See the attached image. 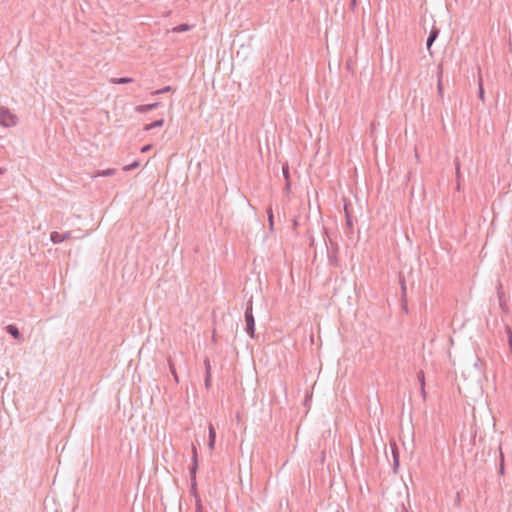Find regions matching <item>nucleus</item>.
<instances>
[{"instance_id": "obj_2", "label": "nucleus", "mask_w": 512, "mask_h": 512, "mask_svg": "<svg viewBox=\"0 0 512 512\" xmlns=\"http://www.w3.org/2000/svg\"><path fill=\"white\" fill-rule=\"evenodd\" d=\"M19 118L6 106H0V125L6 128L14 127L18 124Z\"/></svg>"}, {"instance_id": "obj_24", "label": "nucleus", "mask_w": 512, "mask_h": 512, "mask_svg": "<svg viewBox=\"0 0 512 512\" xmlns=\"http://www.w3.org/2000/svg\"><path fill=\"white\" fill-rule=\"evenodd\" d=\"M390 450L392 454V458L394 459L396 456H400L399 448L395 441L390 442Z\"/></svg>"}, {"instance_id": "obj_5", "label": "nucleus", "mask_w": 512, "mask_h": 512, "mask_svg": "<svg viewBox=\"0 0 512 512\" xmlns=\"http://www.w3.org/2000/svg\"><path fill=\"white\" fill-rule=\"evenodd\" d=\"M328 251V263L332 267H338L339 266V259H338V245L331 243V249Z\"/></svg>"}, {"instance_id": "obj_7", "label": "nucleus", "mask_w": 512, "mask_h": 512, "mask_svg": "<svg viewBox=\"0 0 512 512\" xmlns=\"http://www.w3.org/2000/svg\"><path fill=\"white\" fill-rule=\"evenodd\" d=\"M439 34H440V29L436 26H432V28L429 32V35L427 37V40H426V46H427V49L429 50L430 54H432L431 47H432L433 43L435 42V40L438 38Z\"/></svg>"}, {"instance_id": "obj_15", "label": "nucleus", "mask_w": 512, "mask_h": 512, "mask_svg": "<svg viewBox=\"0 0 512 512\" xmlns=\"http://www.w3.org/2000/svg\"><path fill=\"white\" fill-rule=\"evenodd\" d=\"M167 363H168V366H169L170 373L172 374L175 382L179 383V376L177 374L176 367H175V364H174L171 356H168Z\"/></svg>"}, {"instance_id": "obj_28", "label": "nucleus", "mask_w": 512, "mask_h": 512, "mask_svg": "<svg viewBox=\"0 0 512 512\" xmlns=\"http://www.w3.org/2000/svg\"><path fill=\"white\" fill-rule=\"evenodd\" d=\"M204 385L207 390L212 386V374H205Z\"/></svg>"}, {"instance_id": "obj_17", "label": "nucleus", "mask_w": 512, "mask_h": 512, "mask_svg": "<svg viewBox=\"0 0 512 512\" xmlns=\"http://www.w3.org/2000/svg\"><path fill=\"white\" fill-rule=\"evenodd\" d=\"M133 81H134V79L131 77L111 78L109 80V82L112 84H128V83H132Z\"/></svg>"}, {"instance_id": "obj_18", "label": "nucleus", "mask_w": 512, "mask_h": 512, "mask_svg": "<svg viewBox=\"0 0 512 512\" xmlns=\"http://www.w3.org/2000/svg\"><path fill=\"white\" fill-rule=\"evenodd\" d=\"M192 27H193L192 25H189L187 23H182V24H179L176 27H174L172 29V31L176 32V33H181V32H186V31L191 30Z\"/></svg>"}, {"instance_id": "obj_14", "label": "nucleus", "mask_w": 512, "mask_h": 512, "mask_svg": "<svg viewBox=\"0 0 512 512\" xmlns=\"http://www.w3.org/2000/svg\"><path fill=\"white\" fill-rule=\"evenodd\" d=\"M398 280L400 285L401 297H407V286L405 276L402 272L398 274Z\"/></svg>"}, {"instance_id": "obj_43", "label": "nucleus", "mask_w": 512, "mask_h": 512, "mask_svg": "<svg viewBox=\"0 0 512 512\" xmlns=\"http://www.w3.org/2000/svg\"><path fill=\"white\" fill-rule=\"evenodd\" d=\"M212 341H213V342H216V341H217V340H216V333H215V331L213 332V335H212Z\"/></svg>"}, {"instance_id": "obj_29", "label": "nucleus", "mask_w": 512, "mask_h": 512, "mask_svg": "<svg viewBox=\"0 0 512 512\" xmlns=\"http://www.w3.org/2000/svg\"><path fill=\"white\" fill-rule=\"evenodd\" d=\"M171 90H172L171 86H165V87H163L161 89L153 91L151 94L152 95H160V94H163V93H167V92H169Z\"/></svg>"}, {"instance_id": "obj_26", "label": "nucleus", "mask_w": 512, "mask_h": 512, "mask_svg": "<svg viewBox=\"0 0 512 512\" xmlns=\"http://www.w3.org/2000/svg\"><path fill=\"white\" fill-rule=\"evenodd\" d=\"M282 173L285 181L290 180V172H289V165L288 163L283 164L282 166Z\"/></svg>"}, {"instance_id": "obj_25", "label": "nucleus", "mask_w": 512, "mask_h": 512, "mask_svg": "<svg viewBox=\"0 0 512 512\" xmlns=\"http://www.w3.org/2000/svg\"><path fill=\"white\" fill-rule=\"evenodd\" d=\"M399 467H400V456H396L393 459V463H392V471L394 474L398 473Z\"/></svg>"}, {"instance_id": "obj_32", "label": "nucleus", "mask_w": 512, "mask_h": 512, "mask_svg": "<svg viewBox=\"0 0 512 512\" xmlns=\"http://www.w3.org/2000/svg\"><path fill=\"white\" fill-rule=\"evenodd\" d=\"M417 378H418V381L420 382L421 387L425 386V376H424V372L422 370H420L417 373Z\"/></svg>"}, {"instance_id": "obj_9", "label": "nucleus", "mask_w": 512, "mask_h": 512, "mask_svg": "<svg viewBox=\"0 0 512 512\" xmlns=\"http://www.w3.org/2000/svg\"><path fill=\"white\" fill-rule=\"evenodd\" d=\"M344 232L347 237L351 238L354 233V222H353V215L348 214L345 218V227Z\"/></svg>"}, {"instance_id": "obj_37", "label": "nucleus", "mask_w": 512, "mask_h": 512, "mask_svg": "<svg viewBox=\"0 0 512 512\" xmlns=\"http://www.w3.org/2000/svg\"><path fill=\"white\" fill-rule=\"evenodd\" d=\"M455 168H456V176L459 179V177H460V164H459L458 160L455 161Z\"/></svg>"}, {"instance_id": "obj_44", "label": "nucleus", "mask_w": 512, "mask_h": 512, "mask_svg": "<svg viewBox=\"0 0 512 512\" xmlns=\"http://www.w3.org/2000/svg\"><path fill=\"white\" fill-rule=\"evenodd\" d=\"M5 169L0 167V175L4 174Z\"/></svg>"}, {"instance_id": "obj_35", "label": "nucleus", "mask_w": 512, "mask_h": 512, "mask_svg": "<svg viewBox=\"0 0 512 512\" xmlns=\"http://www.w3.org/2000/svg\"><path fill=\"white\" fill-rule=\"evenodd\" d=\"M216 439L208 438V448L212 451L215 447Z\"/></svg>"}, {"instance_id": "obj_20", "label": "nucleus", "mask_w": 512, "mask_h": 512, "mask_svg": "<svg viewBox=\"0 0 512 512\" xmlns=\"http://www.w3.org/2000/svg\"><path fill=\"white\" fill-rule=\"evenodd\" d=\"M115 173H116V169L108 168V169H105V170H99L97 172L96 176L107 177V176H112Z\"/></svg>"}, {"instance_id": "obj_10", "label": "nucleus", "mask_w": 512, "mask_h": 512, "mask_svg": "<svg viewBox=\"0 0 512 512\" xmlns=\"http://www.w3.org/2000/svg\"><path fill=\"white\" fill-rule=\"evenodd\" d=\"M159 105H160V102H154V103L144 104V105H137L135 107V111L138 113H146L148 111L158 108Z\"/></svg>"}, {"instance_id": "obj_22", "label": "nucleus", "mask_w": 512, "mask_h": 512, "mask_svg": "<svg viewBox=\"0 0 512 512\" xmlns=\"http://www.w3.org/2000/svg\"><path fill=\"white\" fill-rule=\"evenodd\" d=\"M267 215H268L269 228H270V230H273V227H274V215H273V210H272L271 206H269L268 209H267Z\"/></svg>"}, {"instance_id": "obj_16", "label": "nucleus", "mask_w": 512, "mask_h": 512, "mask_svg": "<svg viewBox=\"0 0 512 512\" xmlns=\"http://www.w3.org/2000/svg\"><path fill=\"white\" fill-rule=\"evenodd\" d=\"M190 495L192 497H194L195 502L197 501V499H201L200 495L198 493V490H197V480L196 479L190 480Z\"/></svg>"}, {"instance_id": "obj_21", "label": "nucleus", "mask_w": 512, "mask_h": 512, "mask_svg": "<svg viewBox=\"0 0 512 512\" xmlns=\"http://www.w3.org/2000/svg\"><path fill=\"white\" fill-rule=\"evenodd\" d=\"M499 453H500L499 474L504 475V471H505L504 454L502 452L501 446H499Z\"/></svg>"}, {"instance_id": "obj_19", "label": "nucleus", "mask_w": 512, "mask_h": 512, "mask_svg": "<svg viewBox=\"0 0 512 512\" xmlns=\"http://www.w3.org/2000/svg\"><path fill=\"white\" fill-rule=\"evenodd\" d=\"M343 202H344L345 218L347 217L348 214L353 215V208H352V203L350 202V200H348L347 198H343Z\"/></svg>"}, {"instance_id": "obj_4", "label": "nucleus", "mask_w": 512, "mask_h": 512, "mask_svg": "<svg viewBox=\"0 0 512 512\" xmlns=\"http://www.w3.org/2000/svg\"><path fill=\"white\" fill-rule=\"evenodd\" d=\"M198 453L197 448L192 445V463L189 467L190 480L196 479V474L198 471Z\"/></svg>"}, {"instance_id": "obj_42", "label": "nucleus", "mask_w": 512, "mask_h": 512, "mask_svg": "<svg viewBox=\"0 0 512 512\" xmlns=\"http://www.w3.org/2000/svg\"><path fill=\"white\" fill-rule=\"evenodd\" d=\"M314 245V238L313 236L310 237V247H312Z\"/></svg>"}, {"instance_id": "obj_30", "label": "nucleus", "mask_w": 512, "mask_h": 512, "mask_svg": "<svg viewBox=\"0 0 512 512\" xmlns=\"http://www.w3.org/2000/svg\"><path fill=\"white\" fill-rule=\"evenodd\" d=\"M401 309L404 313H408L407 297H400Z\"/></svg>"}, {"instance_id": "obj_40", "label": "nucleus", "mask_w": 512, "mask_h": 512, "mask_svg": "<svg viewBox=\"0 0 512 512\" xmlns=\"http://www.w3.org/2000/svg\"><path fill=\"white\" fill-rule=\"evenodd\" d=\"M421 395H422L423 399H426L425 386H422V387H421Z\"/></svg>"}, {"instance_id": "obj_34", "label": "nucleus", "mask_w": 512, "mask_h": 512, "mask_svg": "<svg viewBox=\"0 0 512 512\" xmlns=\"http://www.w3.org/2000/svg\"><path fill=\"white\" fill-rule=\"evenodd\" d=\"M208 438L216 439V430L212 424L209 425V436Z\"/></svg>"}, {"instance_id": "obj_11", "label": "nucleus", "mask_w": 512, "mask_h": 512, "mask_svg": "<svg viewBox=\"0 0 512 512\" xmlns=\"http://www.w3.org/2000/svg\"><path fill=\"white\" fill-rule=\"evenodd\" d=\"M477 71H478V98L484 102L485 101V97H484V88H483V79H482V72H481V67L480 66H477Z\"/></svg>"}, {"instance_id": "obj_27", "label": "nucleus", "mask_w": 512, "mask_h": 512, "mask_svg": "<svg viewBox=\"0 0 512 512\" xmlns=\"http://www.w3.org/2000/svg\"><path fill=\"white\" fill-rule=\"evenodd\" d=\"M139 165H140V162L138 160H136V161L132 162L131 164L124 166L123 170L124 171H131V170H134V169L138 168Z\"/></svg>"}, {"instance_id": "obj_13", "label": "nucleus", "mask_w": 512, "mask_h": 512, "mask_svg": "<svg viewBox=\"0 0 512 512\" xmlns=\"http://www.w3.org/2000/svg\"><path fill=\"white\" fill-rule=\"evenodd\" d=\"M164 119L163 118H160V119H157L149 124H146L144 127H143V130L148 132V131H151L155 128H159V127H162L164 125Z\"/></svg>"}, {"instance_id": "obj_1", "label": "nucleus", "mask_w": 512, "mask_h": 512, "mask_svg": "<svg viewBox=\"0 0 512 512\" xmlns=\"http://www.w3.org/2000/svg\"><path fill=\"white\" fill-rule=\"evenodd\" d=\"M245 331L247 335L254 339L256 337L255 334V318L253 315V302L252 299H250L247 303L246 309H245Z\"/></svg>"}, {"instance_id": "obj_8", "label": "nucleus", "mask_w": 512, "mask_h": 512, "mask_svg": "<svg viewBox=\"0 0 512 512\" xmlns=\"http://www.w3.org/2000/svg\"><path fill=\"white\" fill-rule=\"evenodd\" d=\"M6 332L11 335L15 340L23 341V335L15 324H9L5 327Z\"/></svg>"}, {"instance_id": "obj_36", "label": "nucleus", "mask_w": 512, "mask_h": 512, "mask_svg": "<svg viewBox=\"0 0 512 512\" xmlns=\"http://www.w3.org/2000/svg\"><path fill=\"white\" fill-rule=\"evenodd\" d=\"M152 148V144H147V145H144L142 148H141V152L142 153H146L148 151H150Z\"/></svg>"}, {"instance_id": "obj_39", "label": "nucleus", "mask_w": 512, "mask_h": 512, "mask_svg": "<svg viewBox=\"0 0 512 512\" xmlns=\"http://www.w3.org/2000/svg\"><path fill=\"white\" fill-rule=\"evenodd\" d=\"M290 187H291V182L290 180L288 181H285V191L288 193L290 191Z\"/></svg>"}, {"instance_id": "obj_31", "label": "nucleus", "mask_w": 512, "mask_h": 512, "mask_svg": "<svg viewBox=\"0 0 512 512\" xmlns=\"http://www.w3.org/2000/svg\"><path fill=\"white\" fill-rule=\"evenodd\" d=\"M204 366H205V374H212L211 373V364H210V359L209 358H205L204 359Z\"/></svg>"}, {"instance_id": "obj_23", "label": "nucleus", "mask_w": 512, "mask_h": 512, "mask_svg": "<svg viewBox=\"0 0 512 512\" xmlns=\"http://www.w3.org/2000/svg\"><path fill=\"white\" fill-rule=\"evenodd\" d=\"M505 332L508 337V345H509L510 352L512 354V328L509 325H506Z\"/></svg>"}, {"instance_id": "obj_41", "label": "nucleus", "mask_w": 512, "mask_h": 512, "mask_svg": "<svg viewBox=\"0 0 512 512\" xmlns=\"http://www.w3.org/2000/svg\"><path fill=\"white\" fill-rule=\"evenodd\" d=\"M353 67H354V66L347 65V66H346V69H347L349 72L354 73Z\"/></svg>"}, {"instance_id": "obj_6", "label": "nucleus", "mask_w": 512, "mask_h": 512, "mask_svg": "<svg viewBox=\"0 0 512 512\" xmlns=\"http://www.w3.org/2000/svg\"><path fill=\"white\" fill-rule=\"evenodd\" d=\"M72 238V232L71 231H67V232H64V233H59L57 231H53L50 233V240L52 243L54 244H58V243H61L65 240H68Z\"/></svg>"}, {"instance_id": "obj_3", "label": "nucleus", "mask_w": 512, "mask_h": 512, "mask_svg": "<svg viewBox=\"0 0 512 512\" xmlns=\"http://www.w3.org/2000/svg\"><path fill=\"white\" fill-rule=\"evenodd\" d=\"M496 292H497L500 309L505 314L509 313V306L507 304L506 295H505L503 285L500 280H498V282H497Z\"/></svg>"}, {"instance_id": "obj_12", "label": "nucleus", "mask_w": 512, "mask_h": 512, "mask_svg": "<svg viewBox=\"0 0 512 512\" xmlns=\"http://www.w3.org/2000/svg\"><path fill=\"white\" fill-rule=\"evenodd\" d=\"M437 90L438 94L442 97L443 95V83H442V76H443V66H437Z\"/></svg>"}, {"instance_id": "obj_38", "label": "nucleus", "mask_w": 512, "mask_h": 512, "mask_svg": "<svg viewBox=\"0 0 512 512\" xmlns=\"http://www.w3.org/2000/svg\"><path fill=\"white\" fill-rule=\"evenodd\" d=\"M357 5V0H350L349 6L351 10H354Z\"/></svg>"}, {"instance_id": "obj_33", "label": "nucleus", "mask_w": 512, "mask_h": 512, "mask_svg": "<svg viewBox=\"0 0 512 512\" xmlns=\"http://www.w3.org/2000/svg\"><path fill=\"white\" fill-rule=\"evenodd\" d=\"M195 510L196 512H204L203 504L201 499H197L195 502Z\"/></svg>"}]
</instances>
